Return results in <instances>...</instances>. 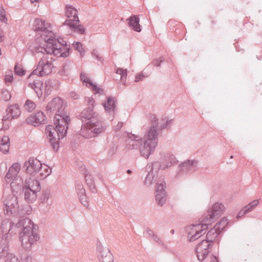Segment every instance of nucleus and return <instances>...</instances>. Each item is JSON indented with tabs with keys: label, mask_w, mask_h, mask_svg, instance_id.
<instances>
[{
	"label": "nucleus",
	"mask_w": 262,
	"mask_h": 262,
	"mask_svg": "<svg viewBox=\"0 0 262 262\" xmlns=\"http://www.w3.org/2000/svg\"><path fill=\"white\" fill-rule=\"evenodd\" d=\"M24 192V198L28 203L35 201L37 198V192L41 190L40 182L38 180L29 178L26 179L25 184L21 187Z\"/></svg>",
	"instance_id": "nucleus-3"
},
{
	"label": "nucleus",
	"mask_w": 262,
	"mask_h": 262,
	"mask_svg": "<svg viewBox=\"0 0 262 262\" xmlns=\"http://www.w3.org/2000/svg\"><path fill=\"white\" fill-rule=\"evenodd\" d=\"M76 22H73L71 20H66L63 25L68 26L74 32L79 34H84L85 30L81 25H77Z\"/></svg>",
	"instance_id": "nucleus-26"
},
{
	"label": "nucleus",
	"mask_w": 262,
	"mask_h": 262,
	"mask_svg": "<svg viewBox=\"0 0 262 262\" xmlns=\"http://www.w3.org/2000/svg\"><path fill=\"white\" fill-rule=\"evenodd\" d=\"M198 161L195 160H187L180 163L178 167L177 176L187 174L194 172L197 166Z\"/></svg>",
	"instance_id": "nucleus-12"
},
{
	"label": "nucleus",
	"mask_w": 262,
	"mask_h": 262,
	"mask_svg": "<svg viewBox=\"0 0 262 262\" xmlns=\"http://www.w3.org/2000/svg\"><path fill=\"white\" fill-rule=\"evenodd\" d=\"M92 56L94 58H95L98 61L100 60L101 59L98 51L96 49H94L92 52Z\"/></svg>",
	"instance_id": "nucleus-55"
},
{
	"label": "nucleus",
	"mask_w": 262,
	"mask_h": 262,
	"mask_svg": "<svg viewBox=\"0 0 262 262\" xmlns=\"http://www.w3.org/2000/svg\"><path fill=\"white\" fill-rule=\"evenodd\" d=\"M43 88L42 87H38V88L35 90L38 98H40L42 95Z\"/></svg>",
	"instance_id": "nucleus-58"
},
{
	"label": "nucleus",
	"mask_w": 262,
	"mask_h": 262,
	"mask_svg": "<svg viewBox=\"0 0 262 262\" xmlns=\"http://www.w3.org/2000/svg\"><path fill=\"white\" fill-rule=\"evenodd\" d=\"M49 42H52L49 40V38L46 41V47H41L38 46L35 48V51L38 53H42L43 54H51V52L50 50H52V46L51 44H49Z\"/></svg>",
	"instance_id": "nucleus-38"
},
{
	"label": "nucleus",
	"mask_w": 262,
	"mask_h": 262,
	"mask_svg": "<svg viewBox=\"0 0 262 262\" xmlns=\"http://www.w3.org/2000/svg\"><path fill=\"white\" fill-rule=\"evenodd\" d=\"M35 30L36 31H46L47 29V24L45 20L39 18H36L34 22Z\"/></svg>",
	"instance_id": "nucleus-37"
},
{
	"label": "nucleus",
	"mask_w": 262,
	"mask_h": 262,
	"mask_svg": "<svg viewBox=\"0 0 262 262\" xmlns=\"http://www.w3.org/2000/svg\"><path fill=\"white\" fill-rule=\"evenodd\" d=\"M254 208V206H252L250 203H249L247 205L245 206L243 208L245 210V211L247 213L251 211Z\"/></svg>",
	"instance_id": "nucleus-57"
},
{
	"label": "nucleus",
	"mask_w": 262,
	"mask_h": 262,
	"mask_svg": "<svg viewBox=\"0 0 262 262\" xmlns=\"http://www.w3.org/2000/svg\"><path fill=\"white\" fill-rule=\"evenodd\" d=\"M126 21H128V26L133 30L138 32L141 31V26L139 24L140 19L137 15H132L126 19Z\"/></svg>",
	"instance_id": "nucleus-25"
},
{
	"label": "nucleus",
	"mask_w": 262,
	"mask_h": 262,
	"mask_svg": "<svg viewBox=\"0 0 262 262\" xmlns=\"http://www.w3.org/2000/svg\"><path fill=\"white\" fill-rule=\"evenodd\" d=\"M29 124H33L35 126L39 124H45L46 122V116L42 112H38L35 115H31L26 119Z\"/></svg>",
	"instance_id": "nucleus-22"
},
{
	"label": "nucleus",
	"mask_w": 262,
	"mask_h": 262,
	"mask_svg": "<svg viewBox=\"0 0 262 262\" xmlns=\"http://www.w3.org/2000/svg\"><path fill=\"white\" fill-rule=\"evenodd\" d=\"M20 258L21 262H32V258L27 252L23 253Z\"/></svg>",
	"instance_id": "nucleus-52"
},
{
	"label": "nucleus",
	"mask_w": 262,
	"mask_h": 262,
	"mask_svg": "<svg viewBox=\"0 0 262 262\" xmlns=\"http://www.w3.org/2000/svg\"><path fill=\"white\" fill-rule=\"evenodd\" d=\"M70 96L71 98L73 100H76L79 98V95H78L75 92H71L70 93Z\"/></svg>",
	"instance_id": "nucleus-61"
},
{
	"label": "nucleus",
	"mask_w": 262,
	"mask_h": 262,
	"mask_svg": "<svg viewBox=\"0 0 262 262\" xmlns=\"http://www.w3.org/2000/svg\"><path fill=\"white\" fill-rule=\"evenodd\" d=\"M29 86L34 90V91L38 88V87L43 88V83L42 81L39 80H35L33 83H30L29 84Z\"/></svg>",
	"instance_id": "nucleus-49"
},
{
	"label": "nucleus",
	"mask_w": 262,
	"mask_h": 262,
	"mask_svg": "<svg viewBox=\"0 0 262 262\" xmlns=\"http://www.w3.org/2000/svg\"><path fill=\"white\" fill-rule=\"evenodd\" d=\"M224 205L222 203H215L213 204L211 209L208 211V214L204 219L206 223L211 224L213 222L214 219L219 218L225 211Z\"/></svg>",
	"instance_id": "nucleus-8"
},
{
	"label": "nucleus",
	"mask_w": 262,
	"mask_h": 262,
	"mask_svg": "<svg viewBox=\"0 0 262 262\" xmlns=\"http://www.w3.org/2000/svg\"><path fill=\"white\" fill-rule=\"evenodd\" d=\"M9 138L7 136H4L0 141V150L4 154H6L9 149Z\"/></svg>",
	"instance_id": "nucleus-32"
},
{
	"label": "nucleus",
	"mask_w": 262,
	"mask_h": 262,
	"mask_svg": "<svg viewBox=\"0 0 262 262\" xmlns=\"http://www.w3.org/2000/svg\"><path fill=\"white\" fill-rule=\"evenodd\" d=\"M20 169V165L18 163H15L9 168L7 172V177H9L10 174L14 176L15 178H20L17 174Z\"/></svg>",
	"instance_id": "nucleus-36"
},
{
	"label": "nucleus",
	"mask_w": 262,
	"mask_h": 262,
	"mask_svg": "<svg viewBox=\"0 0 262 262\" xmlns=\"http://www.w3.org/2000/svg\"><path fill=\"white\" fill-rule=\"evenodd\" d=\"M9 239L8 236L6 237H3L0 241V258L8 256L6 262H19L18 259L15 256L9 255Z\"/></svg>",
	"instance_id": "nucleus-11"
},
{
	"label": "nucleus",
	"mask_w": 262,
	"mask_h": 262,
	"mask_svg": "<svg viewBox=\"0 0 262 262\" xmlns=\"http://www.w3.org/2000/svg\"><path fill=\"white\" fill-rule=\"evenodd\" d=\"M144 143L140 146V151L141 155L147 159L155 150L158 139L151 137L149 138L146 135L144 136Z\"/></svg>",
	"instance_id": "nucleus-7"
},
{
	"label": "nucleus",
	"mask_w": 262,
	"mask_h": 262,
	"mask_svg": "<svg viewBox=\"0 0 262 262\" xmlns=\"http://www.w3.org/2000/svg\"><path fill=\"white\" fill-rule=\"evenodd\" d=\"M36 106L35 103L30 99L27 100L24 105V107L29 112H32L35 108Z\"/></svg>",
	"instance_id": "nucleus-42"
},
{
	"label": "nucleus",
	"mask_w": 262,
	"mask_h": 262,
	"mask_svg": "<svg viewBox=\"0 0 262 262\" xmlns=\"http://www.w3.org/2000/svg\"><path fill=\"white\" fill-rule=\"evenodd\" d=\"M40 161L36 158L30 157L28 161L24 163L23 169L28 174L36 175L40 167Z\"/></svg>",
	"instance_id": "nucleus-14"
},
{
	"label": "nucleus",
	"mask_w": 262,
	"mask_h": 262,
	"mask_svg": "<svg viewBox=\"0 0 262 262\" xmlns=\"http://www.w3.org/2000/svg\"><path fill=\"white\" fill-rule=\"evenodd\" d=\"M172 119L169 120L166 117H165L164 119H162L160 126L159 127V129L162 130L163 129L166 128L168 125L172 122Z\"/></svg>",
	"instance_id": "nucleus-46"
},
{
	"label": "nucleus",
	"mask_w": 262,
	"mask_h": 262,
	"mask_svg": "<svg viewBox=\"0 0 262 262\" xmlns=\"http://www.w3.org/2000/svg\"><path fill=\"white\" fill-rule=\"evenodd\" d=\"M97 250L99 260L103 259L104 257H106L108 255L107 254L111 253L110 250L106 247H103L101 243L97 244Z\"/></svg>",
	"instance_id": "nucleus-35"
},
{
	"label": "nucleus",
	"mask_w": 262,
	"mask_h": 262,
	"mask_svg": "<svg viewBox=\"0 0 262 262\" xmlns=\"http://www.w3.org/2000/svg\"><path fill=\"white\" fill-rule=\"evenodd\" d=\"M144 77V76L142 73L137 74L136 75L135 81L136 82H138L140 80H142V79Z\"/></svg>",
	"instance_id": "nucleus-62"
},
{
	"label": "nucleus",
	"mask_w": 262,
	"mask_h": 262,
	"mask_svg": "<svg viewBox=\"0 0 262 262\" xmlns=\"http://www.w3.org/2000/svg\"><path fill=\"white\" fill-rule=\"evenodd\" d=\"M78 198L81 203L84 206L87 207L88 206V202L87 200V196L86 195V193L82 195H78Z\"/></svg>",
	"instance_id": "nucleus-53"
},
{
	"label": "nucleus",
	"mask_w": 262,
	"mask_h": 262,
	"mask_svg": "<svg viewBox=\"0 0 262 262\" xmlns=\"http://www.w3.org/2000/svg\"><path fill=\"white\" fill-rule=\"evenodd\" d=\"M98 115L93 110V106H89L84 109L78 116V118L83 123H90L93 119L96 118Z\"/></svg>",
	"instance_id": "nucleus-16"
},
{
	"label": "nucleus",
	"mask_w": 262,
	"mask_h": 262,
	"mask_svg": "<svg viewBox=\"0 0 262 262\" xmlns=\"http://www.w3.org/2000/svg\"><path fill=\"white\" fill-rule=\"evenodd\" d=\"M0 20L3 23H6L7 21L5 10L2 5H0Z\"/></svg>",
	"instance_id": "nucleus-50"
},
{
	"label": "nucleus",
	"mask_w": 262,
	"mask_h": 262,
	"mask_svg": "<svg viewBox=\"0 0 262 262\" xmlns=\"http://www.w3.org/2000/svg\"><path fill=\"white\" fill-rule=\"evenodd\" d=\"M13 80V76L11 75H6L5 78V83L7 85H9V83H11Z\"/></svg>",
	"instance_id": "nucleus-56"
},
{
	"label": "nucleus",
	"mask_w": 262,
	"mask_h": 262,
	"mask_svg": "<svg viewBox=\"0 0 262 262\" xmlns=\"http://www.w3.org/2000/svg\"><path fill=\"white\" fill-rule=\"evenodd\" d=\"M144 234L148 237H152L155 233H154L153 231H152L151 229H150L149 228H147L146 229Z\"/></svg>",
	"instance_id": "nucleus-59"
},
{
	"label": "nucleus",
	"mask_w": 262,
	"mask_h": 262,
	"mask_svg": "<svg viewBox=\"0 0 262 262\" xmlns=\"http://www.w3.org/2000/svg\"><path fill=\"white\" fill-rule=\"evenodd\" d=\"M45 85H46L45 86L53 88V85H54V82H53V81L52 80L49 79L48 80H46V81L45 82Z\"/></svg>",
	"instance_id": "nucleus-64"
},
{
	"label": "nucleus",
	"mask_w": 262,
	"mask_h": 262,
	"mask_svg": "<svg viewBox=\"0 0 262 262\" xmlns=\"http://www.w3.org/2000/svg\"><path fill=\"white\" fill-rule=\"evenodd\" d=\"M228 222L227 219L226 217H223L215 224L214 227L216 228L217 231H220L221 233L225 230L226 227L228 226Z\"/></svg>",
	"instance_id": "nucleus-39"
},
{
	"label": "nucleus",
	"mask_w": 262,
	"mask_h": 262,
	"mask_svg": "<svg viewBox=\"0 0 262 262\" xmlns=\"http://www.w3.org/2000/svg\"><path fill=\"white\" fill-rule=\"evenodd\" d=\"M14 72L15 75L20 76H23L25 75L26 71L22 68L19 67L18 63H16L14 66Z\"/></svg>",
	"instance_id": "nucleus-45"
},
{
	"label": "nucleus",
	"mask_w": 262,
	"mask_h": 262,
	"mask_svg": "<svg viewBox=\"0 0 262 262\" xmlns=\"http://www.w3.org/2000/svg\"><path fill=\"white\" fill-rule=\"evenodd\" d=\"M12 222L9 219H3L0 215V235L4 234L3 237L11 236L13 234V228H12Z\"/></svg>",
	"instance_id": "nucleus-17"
},
{
	"label": "nucleus",
	"mask_w": 262,
	"mask_h": 262,
	"mask_svg": "<svg viewBox=\"0 0 262 262\" xmlns=\"http://www.w3.org/2000/svg\"><path fill=\"white\" fill-rule=\"evenodd\" d=\"M5 178L7 183L11 182L10 187L13 192L18 193L21 191L23 183L21 178H15L11 174H10L9 177H8V178L6 174Z\"/></svg>",
	"instance_id": "nucleus-19"
},
{
	"label": "nucleus",
	"mask_w": 262,
	"mask_h": 262,
	"mask_svg": "<svg viewBox=\"0 0 262 262\" xmlns=\"http://www.w3.org/2000/svg\"><path fill=\"white\" fill-rule=\"evenodd\" d=\"M36 230V226L33 223L30 227H26L23 229L19 238L24 248L30 249L32 245L39 239L38 235L35 232Z\"/></svg>",
	"instance_id": "nucleus-5"
},
{
	"label": "nucleus",
	"mask_w": 262,
	"mask_h": 262,
	"mask_svg": "<svg viewBox=\"0 0 262 262\" xmlns=\"http://www.w3.org/2000/svg\"><path fill=\"white\" fill-rule=\"evenodd\" d=\"M84 178L85 179V182L88 186H89L91 191L92 193H95L96 192V189L94 185V180L93 179V177L91 174H89V172L86 169H84Z\"/></svg>",
	"instance_id": "nucleus-29"
},
{
	"label": "nucleus",
	"mask_w": 262,
	"mask_h": 262,
	"mask_svg": "<svg viewBox=\"0 0 262 262\" xmlns=\"http://www.w3.org/2000/svg\"><path fill=\"white\" fill-rule=\"evenodd\" d=\"M4 205L5 214L15 216L23 214L18 204V199L14 195H9L4 201Z\"/></svg>",
	"instance_id": "nucleus-6"
},
{
	"label": "nucleus",
	"mask_w": 262,
	"mask_h": 262,
	"mask_svg": "<svg viewBox=\"0 0 262 262\" xmlns=\"http://www.w3.org/2000/svg\"><path fill=\"white\" fill-rule=\"evenodd\" d=\"M220 233L214 227L211 228L207 233L206 240H207L212 245L214 244V241Z\"/></svg>",
	"instance_id": "nucleus-31"
},
{
	"label": "nucleus",
	"mask_w": 262,
	"mask_h": 262,
	"mask_svg": "<svg viewBox=\"0 0 262 262\" xmlns=\"http://www.w3.org/2000/svg\"><path fill=\"white\" fill-rule=\"evenodd\" d=\"M168 157H169V159L170 160V163L161 165L158 162H154L146 166V169L147 171L149 170V171L144 181L145 185L150 186L152 183H155L156 185H157V182L159 181H161L160 182H164L162 178L158 179V174L160 169H165L168 168L173 163L174 157L173 156H169Z\"/></svg>",
	"instance_id": "nucleus-2"
},
{
	"label": "nucleus",
	"mask_w": 262,
	"mask_h": 262,
	"mask_svg": "<svg viewBox=\"0 0 262 262\" xmlns=\"http://www.w3.org/2000/svg\"><path fill=\"white\" fill-rule=\"evenodd\" d=\"M66 15L69 19L66 20H71L73 22L79 23V19L78 16L77 10L72 5H67L65 7Z\"/></svg>",
	"instance_id": "nucleus-24"
},
{
	"label": "nucleus",
	"mask_w": 262,
	"mask_h": 262,
	"mask_svg": "<svg viewBox=\"0 0 262 262\" xmlns=\"http://www.w3.org/2000/svg\"><path fill=\"white\" fill-rule=\"evenodd\" d=\"M62 100L56 97L49 102L46 107L48 114L55 113L54 118V125H48L46 127V133L50 145L53 149L57 151L59 147L60 139H63L67 136L70 117L65 111Z\"/></svg>",
	"instance_id": "nucleus-1"
},
{
	"label": "nucleus",
	"mask_w": 262,
	"mask_h": 262,
	"mask_svg": "<svg viewBox=\"0 0 262 262\" xmlns=\"http://www.w3.org/2000/svg\"><path fill=\"white\" fill-rule=\"evenodd\" d=\"M80 134L85 138H91L96 137L94 131L92 130L90 123L82 124Z\"/></svg>",
	"instance_id": "nucleus-27"
},
{
	"label": "nucleus",
	"mask_w": 262,
	"mask_h": 262,
	"mask_svg": "<svg viewBox=\"0 0 262 262\" xmlns=\"http://www.w3.org/2000/svg\"><path fill=\"white\" fill-rule=\"evenodd\" d=\"M1 98L5 101H8L11 99V95L7 90H3L1 92Z\"/></svg>",
	"instance_id": "nucleus-47"
},
{
	"label": "nucleus",
	"mask_w": 262,
	"mask_h": 262,
	"mask_svg": "<svg viewBox=\"0 0 262 262\" xmlns=\"http://www.w3.org/2000/svg\"><path fill=\"white\" fill-rule=\"evenodd\" d=\"M130 139L132 142L131 144L130 141H128V144L127 145V148L129 149H133L137 148L138 147V143H140V138L135 134H129L128 135V140Z\"/></svg>",
	"instance_id": "nucleus-30"
},
{
	"label": "nucleus",
	"mask_w": 262,
	"mask_h": 262,
	"mask_svg": "<svg viewBox=\"0 0 262 262\" xmlns=\"http://www.w3.org/2000/svg\"><path fill=\"white\" fill-rule=\"evenodd\" d=\"M80 77L81 80L83 82L86 83V85L93 92L94 94H104L103 90L99 88L96 84L93 83L89 78L86 77L85 73H81L80 74Z\"/></svg>",
	"instance_id": "nucleus-21"
},
{
	"label": "nucleus",
	"mask_w": 262,
	"mask_h": 262,
	"mask_svg": "<svg viewBox=\"0 0 262 262\" xmlns=\"http://www.w3.org/2000/svg\"><path fill=\"white\" fill-rule=\"evenodd\" d=\"M50 195V191L49 189H46L43 190L42 194L40 197V201L41 203H44L47 202Z\"/></svg>",
	"instance_id": "nucleus-43"
},
{
	"label": "nucleus",
	"mask_w": 262,
	"mask_h": 262,
	"mask_svg": "<svg viewBox=\"0 0 262 262\" xmlns=\"http://www.w3.org/2000/svg\"><path fill=\"white\" fill-rule=\"evenodd\" d=\"M49 42L52 46L51 54L60 57L66 58L69 56L72 50L70 45H68L66 41L62 38H58L50 37Z\"/></svg>",
	"instance_id": "nucleus-4"
},
{
	"label": "nucleus",
	"mask_w": 262,
	"mask_h": 262,
	"mask_svg": "<svg viewBox=\"0 0 262 262\" xmlns=\"http://www.w3.org/2000/svg\"><path fill=\"white\" fill-rule=\"evenodd\" d=\"M209 223H204L202 225H191L189 226L191 231L188 233L187 237L189 242H193L200 238L205 232L203 231L209 227Z\"/></svg>",
	"instance_id": "nucleus-9"
},
{
	"label": "nucleus",
	"mask_w": 262,
	"mask_h": 262,
	"mask_svg": "<svg viewBox=\"0 0 262 262\" xmlns=\"http://www.w3.org/2000/svg\"><path fill=\"white\" fill-rule=\"evenodd\" d=\"M88 103L89 106H93V109L94 108L95 100L93 98L91 97L88 98Z\"/></svg>",
	"instance_id": "nucleus-63"
},
{
	"label": "nucleus",
	"mask_w": 262,
	"mask_h": 262,
	"mask_svg": "<svg viewBox=\"0 0 262 262\" xmlns=\"http://www.w3.org/2000/svg\"><path fill=\"white\" fill-rule=\"evenodd\" d=\"M52 172L51 169L46 164L41 163L40 167L38 170L36 178L40 179H44L49 176Z\"/></svg>",
	"instance_id": "nucleus-28"
},
{
	"label": "nucleus",
	"mask_w": 262,
	"mask_h": 262,
	"mask_svg": "<svg viewBox=\"0 0 262 262\" xmlns=\"http://www.w3.org/2000/svg\"><path fill=\"white\" fill-rule=\"evenodd\" d=\"M32 224L33 222L28 218L20 219L16 224H14V223H12V228H13V234L18 232L19 233L20 236V233H22L23 229L26 227H30Z\"/></svg>",
	"instance_id": "nucleus-20"
},
{
	"label": "nucleus",
	"mask_w": 262,
	"mask_h": 262,
	"mask_svg": "<svg viewBox=\"0 0 262 262\" xmlns=\"http://www.w3.org/2000/svg\"><path fill=\"white\" fill-rule=\"evenodd\" d=\"M173 156L174 157V160H173V163H172L171 165L170 166H171L172 165H173L174 164H175L177 161L176 160V158L175 157V156L172 155V154H171L170 153H166V154H165L164 156V158H162V159H161L159 161H158V162L160 163V164L162 165V164H167V163H170V160L169 159V157H168V156Z\"/></svg>",
	"instance_id": "nucleus-41"
},
{
	"label": "nucleus",
	"mask_w": 262,
	"mask_h": 262,
	"mask_svg": "<svg viewBox=\"0 0 262 262\" xmlns=\"http://www.w3.org/2000/svg\"><path fill=\"white\" fill-rule=\"evenodd\" d=\"M212 245L207 240L203 239L200 242L195 248V252L200 261L204 260L210 252Z\"/></svg>",
	"instance_id": "nucleus-10"
},
{
	"label": "nucleus",
	"mask_w": 262,
	"mask_h": 262,
	"mask_svg": "<svg viewBox=\"0 0 262 262\" xmlns=\"http://www.w3.org/2000/svg\"><path fill=\"white\" fill-rule=\"evenodd\" d=\"M52 89V88L51 87L45 86V90L44 93L45 97H47L51 94Z\"/></svg>",
	"instance_id": "nucleus-60"
},
{
	"label": "nucleus",
	"mask_w": 262,
	"mask_h": 262,
	"mask_svg": "<svg viewBox=\"0 0 262 262\" xmlns=\"http://www.w3.org/2000/svg\"><path fill=\"white\" fill-rule=\"evenodd\" d=\"M106 98L107 100L103 104L105 111L108 113L114 112L116 107L114 98L109 96Z\"/></svg>",
	"instance_id": "nucleus-34"
},
{
	"label": "nucleus",
	"mask_w": 262,
	"mask_h": 262,
	"mask_svg": "<svg viewBox=\"0 0 262 262\" xmlns=\"http://www.w3.org/2000/svg\"><path fill=\"white\" fill-rule=\"evenodd\" d=\"M164 61H165L164 58L163 57H160L154 60L151 62L150 64L153 66L154 67L159 68L161 66V64Z\"/></svg>",
	"instance_id": "nucleus-48"
},
{
	"label": "nucleus",
	"mask_w": 262,
	"mask_h": 262,
	"mask_svg": "<svg viewBox=\"0 0 262 262\" xmlns=\"http://www.w3.org/2000/svg\"><path fill=\"white\" fill-rule=\"evenodd\" d=\"M116 73L120 75V80L123 84H125L126 77H127V70L123 69L121 68H118L116 70Z\"/></svg>",
	"instance_id": "nucleus-40"
},
{
	"label": "nucleus",
	"mask_w": 262,
	"mask_h": 262,
	"mask_svg": "<svg viewBox=\"0 0 262 262\" xmlns=\"http://www.w3.org/2000/svg\"><path fill=\"white\" fill-rule=\"evenodd\" d=\"M52 63L46 59H41L38 62L37 68L34 70L30 74L37 75L39 76L48 75L52 72Z\"/></svg>",
	"instance_id": "nucleus-13"
},
{
	"label": "nucleus",
	"mask_w": 262,
	"mask_h": 262,
	"mask_svg": "<svg viewBox=\"0 0 262 262\" xmlns=\"http://www.w3.org/2000/svg\"><path fill=\"white\" fill-rule=\"evenodd\" d=\"M150 127L147 130L146 135L150 138H155L158 139V127L159 126L158 119L157 118L155 114L152 115L150 117Z\"/></svg>",
	"instance_id": "nucleus-23"
},
{
	"label": "nucleus",
	"mask_w": 262,
	"mask_h": 262,
	"mask_svg": "<svg viewBox=\"0 0 262 262\" xmlns=\"http://www.w3.org/2000/svg\"><path fill=\"white\" fill-rule=\"evenodd\" d=\"M7 111L10 114L11 119H16L20 115V110L17 104L10 105Z\"/></svg>",
	"instance_id": "nucleus-33"
},
{
	"label": "nucleus",
	"mask_w": 262,
	"mask_h": 262,
	"mask_svg": "<svg viewBox=\"0 0 262 262\" xmlns=\"http://www.w3.org/2000/svg\"><path fill=\"white\" fill-rule=\"evenodd\" d=\"M160 181H159L157 182L156 201L159 205L162 206L166 202L167 194L165 191L166 183L165 182H160Z\"/></svg>",
	"instance_id": "nucleus-15"
},
{
	"label": "nucleus",
	"mask_w": 262,
	"mask_h": 262,
	"mask_svg": "<svg viewBox=\"0 0 262 262\" xmlns=\"http://www.w3.org/2000/svg\"><path fill=\"white\" fill-rule=\"evenodd\" d=\"M107 256L106 257H104L103 259L100 260V262H114L113 256L112 253L107 254Z\"/></svg>",
	"instance_id": "nucleus-54"
},
{
	"label": "nucleus",
	"mask_w": 262,
	"mask_h": 262,
	"mask_svg": "<svg viewBox=\"0 0 262 262\" xmlns=\"http://www.w3.org/2000/svg\"><path fill=\"white\" fill-rule=\"evenodd\" d=\"M93 119V120L91 121L90 124L92 128V130L94 131L96 136H97L105 130L107 126L106 124L101 120V118L99 116L97 118Z\"/></svg>",
	"instance_id": "nucleus-18"
},
{
	"label": "nucleus",
	"mask_w": 262,
	"mask_h": 262,
	"mask_svg": "<svg viewBox=\"0 0 262 262\" xmlns=\"http://www.w3.org/2000/svg\"><path fill=\"white\" fill-rule=\"evenodd\" d=\"M73 46L75 49L79 52L80 56L81 57H83L84 55L85 50L82 47V43L80 42L77 41L74 42L73 43Z\"/></svg>",
	"instance_id": "nucleus-44"
},
{
	"label": "nucleus",
	"mask_w": 262,
	"mask_h": 262,
	"mask_svg": "<svg viewBox=\"0 0 262 262\" xmlns=\"http://www.w3.org/2000/svg\"><path fill=\"white\" fill-rule=\"evenodd\" d=\"M70 69V64L68 63H65L63 64L62 69L60 70V72L62 75H68Z\"/></svg>",
	"instance_id": "nucleus-51"
}]
</instances>
